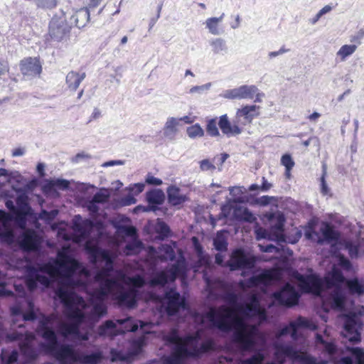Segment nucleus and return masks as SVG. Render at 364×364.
Segmentation results:
<instances>
[{"label": "nucleus", "instance_id": "8", "mask_svg": "<svg viewBox=\"0 0 364 364\" xmlns=\"http://www.w3.org/2000/svg\"><path fill=\"white\" fill-rule=\"evenodd\" d=\"M8 342L18 341L25 362H30L38 355L37 350L34 346L35 336L32 333L15 331L6 334Z\"/></svg>", "mask_w": 364, "mask_h": 364}, {"label": "nucleus", "instance_id": "7", "mask_svg": "<svg viewBox=\"0 0 364 364\" xmlns=\"http://www.w3.org/2000/svg\"><path fill=\"white\" fill-rule=\"evenodd\" d=\"M17 292L15 304L10 308L11 314L13 317L14 325L17 318L22 321H33L37 318V312L33 302L26 296V289L23 285H15Z\"/></svg>", "mask_w": 364, "mask_h": 364}, {"label": "nucleus", "instance_id": "41", "mask_svg": "<svg viewBox=\"0 0 364 364\" xmlns=\"http://www.w3.org/2000/svg\"><path fill=\"white\" fill-rule=\"evenodd\" d=\"M17 213H31V209L27 203L24 196H19L16 199Z\"/></svg>", "mask_w": 364, "mask_h": 364}, {"label": "nucleus", "instance_id": "15", "mask_svg": "<svg viewBox=\"0 0 364 364\" xmlns=\"http://www.w3.org/2000/svg\"><path fill=\"white\" fill-rule=\"evenodd\" d=\"M161 303L169 315H173L185 305L183 299L174 289H170L165 292Z\"/></svg>", "mask_w": 364, "mask_h": 364}, {"label": "nucleus", "instance_id": "47", "mask_svg": "<svg viewBox=\"0 0 364 364\" xmlns=\"http://www.w3.org/2000/svg\"><path fill=\"white\" fill-rule=\"evenodd\" d=\"M145 185L143 183H137L131 184L127 189L132 195H138L141 193L144 189Z\"/></svg>", "mask_w": 364, "mask_h": 364}, {"label": "nucleus", "instance_id": "57", "mask_svg": "<svg viewBox=\"0 0 364 364\" xmlns=\"http://www.w3.org/2000/svg\"><path fill=\"white\" fill-rule=\"evenodd\" d=\"M122 203L124 205H130L132 204H135L136 203V200L134 198V195H129L122 200Z\"/></svg>", "mask_w": 364, "mask_h": 364}, {"label": "nucleus", "instance_id": "3", "mask_svg": "<svg viewBox=\"0 0 364 364\" xmlns=\"http://www.w3.org/2000/svg\"><path fill=\"white\" fill-rule=\"evenodd\" d=\"M296 278L303 291L312 293L322 298L323 306L342 309L344 306L345 295L342 288L344 277L338 272H333L324 279L311 274L304 276L297 274Z\"/></svg>", "mask_w": 364, "mask_h": 364}, {"label": "nucleus", "instance_id": "30", "mask_svg": "<svg viewBox=\"0 0 364 364\" xmlns=\"http://www.w3.org/2000/svg\"><path fill=\"white\" fill-rule=\"evenodd\" d=\"M85 73L71 71L66 76V83L71 90H76L81 82L85 79Z\"/></svg>", "mask_w": 364, "mask_h": 364}, {"label": "nucleus", "instance_id": "46", "mask_svg": "<svg viewBox=\"0 0 364 364\" xmlns=\"http://www.w3.org/2000/svg\"><path fill=\"white\" fill-rule=\"evenodd\" d=\"M199 166L201 171H210L213 172L216 167L214 165L213 162L210 159H203L199 161Z\"/></svg>", "mask_w": 364, "mask_h": 364}, {"label": "nucleus", "instance_id": "28", "mask_svg": "<svg viewBox=\"0 0 364 364\" xmlns=\"http://www.w3.org/2000/svg\"><path fill=\"white\" fill-rule=\"evenodd\" d=\"M168 202L173 205H177L186 200V196L181 193V190L174 186L167 189Z\"/></svg>", "mask_w": 364, "mask_h": 364}, {"label": "nucleus", "instance_id": "36", "mask_svg": "<svg viewBox=\"0 0 364 364\" xmlns=\"http://www.w3.org/2000/svg\"><path fill=\"white\" fill-rule=\"evenodd\" d=\"M215 248L219 251L227 250L228 242L225 234L222 232H218L213 240Z\"/></svg>", "mask_w": 364, "mask_h": 364}, {"label": "nucleus", "instance_id": "4", "mask_svg": "<svg viewBox=\"0 0 364 364\" xmlns=\"http://www.w3.org/2000/svg\"><path fill=\"white\" fill-rule=\"evenodd\" d=\"M31 213H16L14 215L0 209V241L12 244L16 240L13 231L14 221L22 230L18 238L20 247L24 250H37L41 242L40 236L33 230H26V215Z\"/></svg>", "mask_w": 364, "mask_h": 364}, {"label": "nucleus", "instance_id": "62", "mask_svg": "<svg viewBox=\"0 0 364 364\" xmlns=\"http://www.w3.org/2000/svg\"><path fill=\"white\" fill-rule=\"evenodd\" d=\"M102 116L101 110L95 107L91 114L90 122L99 119Z\"/></svg>", "mask_w": 364, "mask_h": 364}, {"label": "nucleus", "instance_id": "38", "mask_svg": "<svg viewBox=\"0 0 364 364\" xmlns=\"http://www.w3.org/2000/svg\"><path fill=\"white\" fill-rule=\"evenodd\" d=\"M186 133L191 139L200 138L204 136V130L198 124L188 127L186 129Z\"/></svg>", "mask_w": 364, "mask_h": 364}, {"label": "nucleus", "instance_id": "54", "mask_svg": "<svg viewBox=\"0 0 364 364\" xmlns=\"http://www.w3.org/2000/svg\"><path fill=\"white\" fill-rule=\"evenodd\" d=\"M146 183L150 185L160 186L162 184V181L160 178L149 174L146 176Z\"/></svg>", "mask_w": 364, "mask_h": 364}, {"label": "nucleus", "instance_id": "59", "mask_svg": "<svg viewBox=\"0 0 364 364\" xmlns=\"http://www.w3.org/2000/svg\"><path fill=\"white\" fill-rule=\"evenodd\" d=\"M257 238L262 239V238H267L269 237V232L267 230L263 229V228H258L255 230Z\"/></svg>", "mask_w": 364, "mask_h": 364}, {"label": "nucleus", "instance_id": "24", "mask_svg": "<svg viewBox=\"0 0 364 364\" xmlns=\"http://www.w3.org/2000/svg\"><path fill=\"white\" fill-rule=\"evenodd\" d=\"M181 126L182 124H180V119H178V117H168L163 128L164 136L169 140L175 139Z\"/></svg>", "mask_w": 364, "mask_h": 364}, {"label": "nucleus", "instance_id": "5", "mask_svg": "<svg viewBox=\"0 0 364 364\" xmlns=\"http://www.w3.org/2000/svg\"><path fill=\"white\" fill-rule=\"evenodd\" d=\"M201 334L197 331L186 338L180 337L177 333L171 331L166 340L173 345L171 354L164 357V364H181L186 358L196 357L213 348L211 341L201 342Z\"/></svg>", "mask_w": 364, "mask_h": 364}, {"label": "nucleus", "instance_id": "23", "mask_svg": "<svg viewBox=\"0 0 364 364\" xmlns=\"http://www.w3.org/2000/svg\"><path fill=\"white\" fill-rule=\"evenodd\" d=\"M225 17V14L223 13L219 17H209L208 18L203 25L208 31L214 36H219L223 33L224 27L223 21Z\"/></svg>", "mask_w": 364, "mask_h": 364}, {"label": "nucleus", "instance_id": "31", "mask_svg": "<svg viewBox=\"0 0 364 364\" xmlns=\"http://www.w3.org/2000/svg\"><path fill=\"white\" fill-rule=\"evenodd\" d=\"M357 50V45L355 44H344L341 46L336 52V59L339 62L346 61Z\"/></svg>", "mask_w": 364, "mask_h": 364}, {"label": "nucleus", "instance_id": "18", "mask_svg": "<svg viewBox=\"0 0 364 364\" xmlns=\"http://www.w3.org/2000/svg\"><path fill=\"white\" fill-rule=\"evenodd\" d=\"M228 265L231 270L252 269L255 266V259L247 256L242 250H236L232 253Z\"/></svg>", "mask_w": 364, "mask_h": 364}, {"label": "nucleus", "instance_id": "27", "mask_svg": "<svg viewBox=\"0 0 364 364\" xmlns=\"http://www.w3.org/2000/svg\"><path fill=\"white\" fill-rule=\"evenodd\" d=\"M146 199L149 205L152 207V210L155 211L156 207L164 203L165 195L161 190L154 189L146 193Z\"/></svg>", "mask_w": 364, "mask_h": 364}, {"label": "nucleus", "instance_id": "49", "mask_svg": "<svg viewBox=\"0 0 364 364\" xmlns=\"http://www.w3.org/2000/svg\"><path fill=\"white\" fill-rule=\"evenodd\" d=\"M282 164L285 166L287 172H289L294 166V162L289 154H284L281 159Z\"/></svg>", "mask_w": 364, "mask_h": 364}, {"label": "nucleus", "instance_id": "19", "mask_svg": "<svg viewBox=\"0 0 364 364\" xmlns=\"http://www.w3.org/2000/svg\"><path fill=\"white\" fill-rule=\"evenodd\" d=\"M259 107L255 105H246L237 109L235 119L237 123L245 126L252 122L254 118L259 114Z\"/></svg>", "mask_w": 364, "mask_h": 364}, {"label": "nucleus", "instance_id": "10", "mask_svg": "<svg viewBox=\"0 0 364 364\" xmlns=\"http://www.w3.org/2000/svg\"><path fill=\"white\" fill-rule=\"evenodd\" d=\"M185 272V267L183 262L178 261L169 269L157 272L150 279L151 286H164L169 282H173L178 276H181Z\"/></svg>", "mask_w": 364, "mask_h": 364}, {"label": "nucleus", "instance_id": "16", "mask_svg": "<svg viewBox=\"0 0 364 364\" xmlns=\"http://www.w3.org/2000/svg\"><path fill=\"white\" fill-rule=\"evenodd\" d=\"M361 323L353 315H348L345 318L343 331L342 334L351 343H357L360 340V329Z\"/></svg>", "mask_w": 364, "mask_h": 364}, {"label": "nucleus", "instance_id": "55", "mask_svg": "<svg viewBox=\"0 0 364 364\" xmlns=\"http://www.w3.org/2000/svg\"><path fill=\"white\" fill-rule=\"evenodd\" d=\"M273 200H274V198L272 196H263L257 198V203L260 205H267Z\"/></svg>", "mask_w": 364, "mask_h": 364}, {"label": "nucleus", "instance_id": "6", "mask_svg": "<svg viewBox=\"0 0 364 364\" xmlns=\"http://www.w3.org/2000/svg\"><path fill=\"white\" fill-rule=\"evenodd\" d=\"M139 323L141 328L146 331V326H151L152 323H146L141 321H136L132 317L127 316L125 318L117 319L115 321L107 320L100 325L97 331V335L100 337H108L113 338L114 337L123 334L126 332H135L139 328Z\"/></svg>", "mask_w": 364, "mask_h": 364}, {"label": "nucleus", "instance_id": "14", "mask_svg": "<svg viewBox=\"0 0 364 364\" xmlns=\"http://www.w3.org/2000/svg\"><path fill=\"white\" fill-rule=\"evenodd\" d=\"M257 91L258 87L255 85H243L233 89L226 90L221 95L228 100H252Z\"/></svg>", "mask_w": 364, "mask_h": 364}, {"label": "nucleus", "instance_id": "58", "mask_svg": "<svg viewBox=\"0 0 364 364\" xmlns=\"http://www.w3.org/2000/svg\"><path fill=\"white\" fill-rule=\"evenodd\" d=\"M87 208L92 213H97L99 210L98 203L94 202L93 200L87 202Z\"/></svg>", "mask_w": 364, "mask_h": 364}, {"label": "nucleus", "instance_id": "1", "mask_svg": "<svg viewBox=\"0 0 364 364\" xmlns=\"http://www.w3.org/2000/svg\"><path fill=\"white\" fill-rule=\"evenodd\" d=\"M206 291L210 299H223L230 306H220L211 307L205 314V318L211 325L221 331H232L231 344L241 354L253 350L256 339L259 337V331L256 324H251L249 320H253L258 324L267 319L266 311L260 305V295L255 293L252 288H260L263 291L265 288L277 282L280 274L276 270L264 271L252 276L247 281H240V288L242 294L248 297L242 304H238L239 296L232 291L223 281H212L204 274Z\"/></svg>", "mask_w": 364, "mask_h": 364}, {"label": "nucleus", "instance_id": "61", "mask_svg": "<svg viewBox=\"0 0 364 364\" xmlns=\"http://www.w3.org/2000/svg\"><path fill=\"white\" fill-rule=\"evenodd\" d=\"M6 208L11 212V215L17 213V209L14 203V202L11 200H7L5 203Z\"/></svg>", "mask_w": 364, "mask_h": 364}, {"label": "nucleus", "instance_id": "22", "mask_svg": "<svg viewBox=\"0 0 364 364\" xmlns=\"http://www.w3.org/2000/svg\"><path fill=\"white\" fill-rule=\"evenodd\" d=\"M218 126L222 132L228 137L238 135L242 132V128H240V124L237 123V119H235L232 124L226 114L222 115L220 117Z\"/></svg>", "mask_w": 364, "mask_h": 364}, {"label": "nucleus", "instance_id": "52", "mask_svg": "<svg viewBox=\"0 0 364 364\" xmlns=\"http://www.w3.org/2000/svg\"><path fill=\"white\" fill-rule=\"evenodd\" d=\"M52 185L60 189L65 190L69 187V181L65 179H55L52 181Z\"/></svg>", "mask_w": 364, "mask_h": 364}, {"label": "nucleus", "instance_id": "40", "mask_svg": "<svg viewBox=\"0 0 364 364\" xmlns=\"http://www.w3.org/2000/svg\"><path fill=\"white\" fill-rule=\"evenodd\" d=\"M264 356L262 352H257L247 359H239L238 364H262Z\"/></svg>", "mask_w": 364, "mask_h": 364}, {"label": "nucleus", "instance_id": "17", "mask_svg": "<svg viewBox=\"0 0 364 364\" xmlns=\"http://www.w3.org/2000/svg\"><path fill=\"white\" fill-rule=\"evenodd\" d=\"M273 296L279 304L291 306L297 303L299 295L295 288L287 283L280 291L274 292Z\"/></svg>", "mask_w": 364, "mask_h": 364}, {"label": "nucleus", "instance_id": "51", "mask_svg": "<svg viewBox=\"0 0 364 364\" xmlns=\"http://www.w3.org/2000/svg\"><path fill=\"white\" fill-rule=\"evenodd\" d=\"M156 230L164 237L168 236L169 233L168 226L162 221H159L156 225Z\"/></svg>", "mask_w": 364, "mask_h": 364}, {"label": "nucleus", "instance_id": "25", "mask_svg": "<svg viewBox=\"0 0 364 364\" xmlns=\"http://www.w3.org/2000/svg\"><path fill=\"white\" fill-rule=\"evenodd\" d=\"M90 20V12L87 8H82L75 11L70 18L69 24L75 26L78 28H83L86 26Z\"/></svg>", "mask_w": 364, "mask_h": 364}, {"label": "nucleus", "instance_id": "45", "mask_svg": "<svg viewBox=\"0 0 364 364\" xmlns=\"http://www.w3.org/2000/svg\"><path fill=\"white\" fill-rule=\"evenodd\" d=\"M364 38V29L360 28L355 33L350 36V42L352 44L357 45V48L362 43V41Z\"/></svg>", "mask_w": 364, "mask_h": 364}, {"label": "nucleus", "instance_id": "37", "mask_svg": "<svg viewBox=\"0 0 364 364\" xmlns=\"http://www.w3.org/2000/svg\"><path fill=\"white\" fill-rule=\"evenodd\" d=\"M347 286L353 294L360 295L364 293V284L360 283L357 279L348 280Z\"/></svg>", "mask_w": 364, "mask_h": 364}, {"label": "nucleus", "instance_id": "11", "mask_svg": "<svg viewBox=\"0 0 364 364\" xmlns=\"http://www.w3.org/2000/svg\"><path fill=\"white\" fill-rule=\"evenodd\" d=\"M221 214L225 218H231L250 223L256 220L255 216L248 208L237 203L232 204L231 200H227L226 203L221 207Z\"/></svg>", "mask_w": 364, "mask_h": 364}, {"label": "nucleus", "instance_id": "34", "mask_svg": "<svg viewBox=\"0 0 364 364\" xmlns=\"http://www.w3.org/2000/svg\"><path fill=\"white\" fill-rule=\"evenodd\" d=\"M316 343L318 347L321 348L329 355H333L336 351V345L333 342L324 340L323 337L319 334H316Z\"/></svg>", "mask_w": 364, "mask_h": 364}, {"label": "nucleus", "instance_id": "29", "mask_svg": "<svg viewBox=\"0 0 364 364\" xmlns=\"http://www.w3.org/2000/svg\"><path fill=\"white\" fill-rule=\"evenodd\" d=\"M321 232L323 238L318 237V243H323L324 241L328 242H338L339 235L338 233L333 230V228L328 224H324L321 228Z\"/></svg>", "mask_w": 364, "mask_h": 364}, {"label": "nucleus", "instance_id": "32", "mask_svg": "<svg viewBox=\"0 0 364 364\" xmlns=\"http://www.w3.org/2000/svg\"><path fill=\"white\" fill-rule=\"evenodd\" d=\"M210 46L214 54H225L228 52V46L225 40L220 38L212 39Z\"/></svg>", "mask_w": 364, "mask_h": 364}, {"label": "nucleus", "instance_id": "53", "mask_svg": "<svg viewBox=\"0 0 364 364\" xmlns=\"http://www.w3.org/2000/svg\"><path fill=\"white\" fill-rule=\"evenodd\" d=\"M289 49L286 48L284 46H282L279 50L277 51H271L268 53V57L269 59L274 58L279 55H281L284 53H288Z\"/></svg>", "mask_w": 364, "mask_h": 364}, {"label": "nucleus", "instance_id": "60", "mask_svg": "<svg viewBox=\"0 0 364 364\" xmlns=\"http://www.w3.org/2000/svg\"><path fill=\"white\" fill-rule=\"evenodd\" d=\"M262 185L260 186V190L262 191H263V192H266V191H267L268 190H269L272 188V185L270 183H269L265 179L264 177H262Z\"/></svg>", "mask_w": 364, "mask_h": 364}, {"label": "nucleus", "instance_id": "9", "mask_svg": "<svg viewBox=\"0 0 364 364\" xmlns=\"http://www.w3.org/2000/svg\"><path fill=\"white\" fill-rule=\"evenodd\" d=\"M145 336H142L137 339L133 340L128 343L127 350L123 349L112 348L110 350L111 360L131 362L139 354L145 344Z\"/></svg>", "mask_w": 364, "mask_h": 364}, {"label": "nucleus", "instance_id": "56", "mask_svg": "<svg viewBox=\"0 0 364 364\" xmlns=\"http://www.w3.org/2000/svg\"><path fill=\"white\" fill-rule=\"evenodd\" d=\"M124 164V161L122 160H112L109 161H106L102 164V167L107 168L109 166H122Z\"/></svg>", "mask_w": 364, "mask_h": 364}, {"label": "nucleus", "instance_id": "44", "mask_svg": "<svg viewBox=\"0 0 364 364\" xmlns=\"http://www.w3.org/2000/svg\"><path fill=\"white\" fill-rule=\"evenodd\" d=\"M357 364H364V351L359 348H348Z\"/></svg>", "mask_w": 364, "mask_h": 364}, {"label": "nucleus", "instance_id": "33", "mask_svg": "<svg viewBox=\"0 0 364 364\" xmlns=\"http://www.w3.org/2000/svg\"><path fill=\"white\" fill-rule=\"evenodd\" d=\"M230 194L232 196V204L242 203L245 201V196L244 193L246 189L243 186H236L229 188Z\"/></svg>", "mask_w": 364, "mask_h": 364}, {"label": "nucleus", "instance_id": "48", "mask_svg": "<svg viewBox=\"0 0 364 364\" xmlns=\"http://www.w3.org/2000/svg\"><path fill=\"white\" fill-rule=\"evenodd\" d=\"M323 174L321 177V192L323 195H327L329 193L330 189L328 187V185L325 181V176L326 175V166L325 164L323 165Z\"/></svg>", "mask_w": 364, "mask_h": 364}, {"label": "nucleus", "instance_id": "64", "mask_svg": "<svg viewBox=\"0 0 364 364\" xmlns=\"http://www.w3.org/2000/svg\"><path fill=\"white\" fill-rule=\"evenodd\" d=\"M9 71V65L7 62L0 61V75H3Z\"/></svg>", "mask_w": 364, "mask_h": 364}, {"label": "nucleus", "instance_id": "42", "mask_svg": "<svg viewBox=\"0 0 364 364\" xmlns=\"http://www.w3.org/2000/svg\"><path fill=\"white\" fill-rule=\"evenodd\" d=\"M110 197V193L107 189H101L99 192L96 193L92 197V200L94 202L99 203H104L108 200Z\"/></svg>", "mask_w": 364, "mask_h": 364}, {"label": "nucleus", "instance_id": "12", "mask_svg": "<svg viewBox=\"0 0 364 364\" xmlns=\"http://www.w3.org/2000/svg\"><path fill=\"white\" fill-rule=\"evenodd\" d=\"M175 257L174 250L168 245H163L159 252L154 247H150L148 249L147 256L145 259V264L150 270H153L159 260H166L168 259H173Z\"/></svg>", "mask_w": 364, "mask_h": 364}, {"label": "nucleus", "instance_id": "35", "mask_svg": "<svg viewBox=\"0 0 364 364\" xmlns=\"http://www.w3.org/2000/svg\"><path fill=\"white\" fill-rule=\"evenodd\" d=\"M339 245L341 246V249L348 250L351 258L357 257L358 254V247L353 242L348 240H342L339 241Z\"/></svg>", "mask_w": 364, "mask_h": 364}, {"label": "nucleus", "instance_id": "26", "mask_svg": "<svg viewBox=\"0 0 364 364\" xmlns=\"http://www.w3.org/2000/svg\"><path fill=\"white\" fill-rule=\"evenodd\" d=\"M267 217L269 221L273 220H276V223L272 227V230L276 235L277 238L280 239L284 230V224L285 222V218L284 215L280 212H277L269 213L267 215Z\"/></svg>", "mask_w": 364, "mask_h": 364}, {"label": "nucleus", "instance_id": "20", "mask_svg": "<svg viewBox=\"0 0 364 364\" xmlns=\"http://www.w3.org/2000/svg\"><path fill=\"white\" fill-rule=\"evenodd\" d=\"M120 230L126 236L130 237L132 241L129 242L124 250L127 255H135L140 252L142 248L141 242L136 238V230L134 227H122Z\"/></svg>", "mask_w": 364, "mask_h": 364}, {"label": "nucleus", "instance_id": "2", "mask_svg": "<svg viewBox=\"0 0 364 364\" xmlns=\"http://www.w3.org/2000/svg\"><path fill=\"white\" fill-rule=\"evenodd\" d=\"M303 328L315 330L316 326L312 321L299 316L278 331L273 344L275 359L278 363L271 362L266 364H282L286 358L299 364H327L325 360L317 363L314 358L303 351V347H297V341L304 342L300 332Z\"/></svg>", "mask_w": 364, "mask_h": 364}, {"label": "nucleus", "instance_id": "13", "mask_svg": "<svg viewBox=\"0 0 364 364\" xmlns=\"http://www.w3.org/2000/svg\"><path fill=\"white\" fill-rule=\"evenodd\" d=\"M70 28L71 26L66 22V17L62 14L60 16L52 18L49 24V34L52 38L60 41L68 35Z\"/></svg>", "mask_w": 364, "mask_h": 364}, {"label": "nucleus", "instance_id": "21", "mask_svg": "<svg viewBox=\"0 0 364 364\" xmlns=\"http://www.w3.org/2000/svg\"><path fill=\"white\" fill-rule=\"evenodd\" d=\"M21 71L23 75L36 76L41 72V65L37 58H28L21 60Z\"/></svg>", "mask_w": 364, "mask_h": 364}, {"label": "nucleus", "instance_id": "39", "mask_svg": "<svg viewBox=\"0 0 364 364\" xmlns=\"http://www.w3.org/2000/svg\"><path fill=\"white\" fill-rule=\"evenodd\" d=\"M18 355V353L16 350H12L11 353L6 350H2L1 358L3 363L11 364L17 360Z\"/></svg>", "mask_w": 364, "mask_h": 364}, {"label": "nucleus", "instance_id": "43", "mask_svg": "<svg viewBox=\"0 0 364 364\" xmlns=\"http://www.w3.org/2000/svg\"><path fill=\"white\" fill-rule=\"evenodd\" d=\"M218 124L216 119H211L208 121L206 132L210 136H218L220 135Z\"/></svg>", "mask_w": 364, "mask_h": 364}, {"label": "nucleus", "instance_id": "50", "mask_svg": "<svg viewBox=\"0 0 364 364\" xmlns=\"http://www.w3.org/2000/svg\"><path fill=\"white\" fill-rule=\"evenodd\" d=\"M212 84L211 82H208L206 84L202 85H196L192 87L190 90L189 93L193 94V93H203V92L208 91L211 87Z\"/></svg>", "mask_w": 364, "mask_h": 364}, {"label": "nucleus", "instance_id": "63", "mask_svg": "<svg viewBox=\"0 0 364 364\" xmlns=\"http://www.w3.org/2000/svg\"><path fill=\"white\" fill-rule=\"evenodd\" d=\"M13 293L11 291L6 290L2 282H0V296H12Z\"/></svg>", "mask_w": 364, "mask_h": 364}]
</instances>
